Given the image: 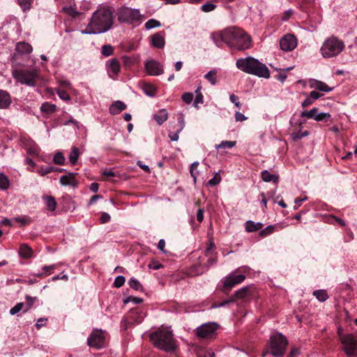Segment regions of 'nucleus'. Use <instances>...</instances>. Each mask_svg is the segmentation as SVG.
<instances>
[{"instance_id": "4468645a", "label": "nucleus", "mask_w": 357, "mask_h": 357, "mask_svg": "<svg viewBox=\"0 0 357 357\" xmlns=\"http://www.w3.org/2000/svg\"><path fill=\"white\" fill-rule=\"evenodd\" d=\"M280 47L284 52H291L297 46V38L291 33H287L280 40Z\"/></svg>"}, {"instance_id": "423d86ee", "label": "nucleus", "mask_w": 357, "mask_h": 357, "mask_svg": "<svg viewBox=\"0 0 357 357\" xmlns=\"http://www.w3.org/2000/svg\"><path fill=\"white\" fill-rule=\"evenodd\" d=\"M13 77L19 83L28 86L34 87L40 78L37 68H19L12 71Z\"/></svg>"}, {"instance_id": "473e14b6", "label": "nucleus", "mask_w": 357, "mask_h": 357, "mask_svg": "<svg viewBox=\"0 0 357 357\" xmlns=\"http://www.w3.org/2000/svg\"><path fill=\"white\" fill-rule=\"evenodd\" d=\"M128 284L132 289L136 291H142L143 289L141 283L134 278H132L129 280Z\"/></svg>"}, {"instance_id": "09e8293b", "label": "nucleus", "mask_w": 357, "mask_h": 357, "mask_svg": "<svg viewBox=\"0 0 357 357\" xmlns=\"http://www.w3.org/2000/svg\"><path fill=\"white\" fill-rule=\"evenodd\" d=\"M57 94L59 97L63 100H70V98L69 94L63 89H58Z\"/></svg>"}, {"instance_id": "a878e982", "label": "nucleus", "mask_w": 357, "mask_h": 357, "mask_svg": "<svg viewBox=\"0 0 357 357\" xmlns=\"http://www.w3.org/2000/svg\"><path fill=\"white\" fill-rule=\"evenodd\" d=\"M19 254L21 257L29 259L32 255V249L26 244H22L20 248Z\"/></svg>"}, {"instance_id": "a211bd4d", "label": "nucleus", "mask_w": 357, "mask_h": 357, "mask_svg": "<svg viewBox=\"0 0 357 357\" xmlns=\"http://www.w3.org/2000/svg\"><path fill=\"white\" fill-rule=\"evenodd\" d=\"M165 33L164 31L158 32L153 35L151 38L152 46L157 48H162L165 46Z\"/></svg>"}, {"instance_id": "864d4df0", "label": "nucleus", "mask_w": 357, "mask_h": 357, "mask_svg": "<svg viewBox=\"0 0 357 357\" xmlns=\"http://www.w3.org/2000/svg\"><path fill=\"white\" fill-rule=\"evenodd\" d=\"M25 298L28 303V307L26 310H24V312H27L31 307L34 302L37 300V297H32L26 295Z\"/></svg>"}, {"instance_id": "4be33fe9", "label": "nucleus", "mask_w": 357, "mask_h": 357, "mask_svg": "<svg viewBox=\"0 0 357 357\" xmlns=\"http://www.w3.org/2000/svg\"><path fill=\"white\" fill-rule=\"evenodd\" d=\"M126 109V105L121 100H116L110 105L109 111L111 114L116 115Z\"/></svg>"}, {"instance_id": "58836bf2", "label": "nucleus", "mask_w": 357, "mask_h": 357, "mask_svg": "<svg viewBox=\"0 0 357 357\" xmlns=\"http://www.w3.org/2000/svg\"><path fill=\"white\" fill-rule=\"evenodd\" d=\"M274 230H275L274 225H268L265 229H264L259 231V236L261 237L264 238V237L273 234Z\"/></svg>"}, {"instance_id": "680f3d73", "label": "nucleus", "mask_w": 357, "mask_h": 357, "mask_svg": "<svg viewBox=\"0 0 357 357\" xmlns=\"http://www.w3.org/2000/svg\"><path fill=\"white\" fill-rule=\"evenodd\" d=\"M181 130L178 129L176 132L169 133L168 136L172 141L176 142L178 139V135L181 132Z\"/></svg>"}, {"instance_id": "49530a36", "label": "nucleus", "mask_w": 357, "mask_h": 357, "mask_svg": "<svg viewBox=\"0 0 357 357\" xmlns=\"http://www.w3.org/2000/svg\"><path fill=\"white\" fill-rule=\"evenodd\" d=\"M24 303H17L14 307H13L10 310V314L11 315H14L17 313H18L19 312H20L23 307H24Z\"/></svg>"}, {"instance_id": "412c9836", "label": "nucleus", "mask_w": 357, "mask_h": 357, "mask_svg": "<svg viewBox=\"0 0 357 357\" xmlns=\"http://www.w3.org/2000/svg\"><path fill=\"white\" fill-rule=\"evenodd\" d=\"M75 174L68 173V174L63 175L60 177V183L62 185H70V186H76L77 181L75 178Z\"/></svg>"}, {"instance_id": "603ef678", "label": "nucleus", "mask_w": 357, "mask_h": 357, "mask_svg": "<svg viewBox=\"0 0 357 357\" xmlns=\"http://www.w3.org/2000/svg\"><path fill=\"white\" fill-rule=\"evenodd\" d=\"M229 100L230 101L234 104V105L238 107V108H241V102H239V98L234 95V94H231L229 96Z\"/></svg>"}, {"instance_id": "4d7b16f0", "label": "nucleus", "mask_w": 357, "mask_h": 357, "mask_svg": "<svg viewBox=\"0 0 357 357\" xmlns=\"http://www.w3.org/2000/svg\"><path fill=\"white\" fill-rule=\"evenodd\" d=\"M101 174L107 178L115 176V173L111 169H105L101 170Z\"/></svg>"}, {"instance_id": "8fccbe9b", "label": "nucleus", "mask_w": 357, "mask_h": 357, "mask_svg": "<svg viewBox=\"0 0 357 357\" xmlns=\"http://www.w3.org/2000/svg\"><path fill=\"white\" fill-rule=\"evenodd\" d=\"M309 135V132L305 130L304 132H297L292 133V138L295 140L302 139Z\"/></svg>"}, {"instance_id": "f3484780", "label": "nucleus", "mask_w": 357, "mask_h": 357, "mask_svg": "<svg viewBox=\"0 0 357 357\" xmlns=\"http://www.w3.org/2000/svg\"><path fill=\"white\" fill-rule=\"evenodd\" d=\"M107 70L109 77L113 79H116L119 70L120 63L116 59H112L107 63Z\"/></svg>"}, {"instance_id": "6e6d98bb", "label": "nucleus", "mask_w": 357, "mask_h": 357, "mask_svg": "<svg viewBox=\"0 0 357 357\" xmlns=\"http://www.w3.org/2000/svg\"><path fill=\"white\" fill-rule=\"evenodd\" d=\"M52 172H53V167H42L38 171V174L41 176H45Z\"/></svg>"}, {"instance_id": "e2e57ef3", "label": "nucleus", "mask_w": 357, "mask_h": 357, "mask_svg": "<svg viewBox=\"0 0 357 357\" xmlns=\"http://www.w3.org/2000/svg\"><path fill=\"white\" fill-rule=\"evenodd\" d=\"M248 118L242 113L239 112H236L235 113V120L236 121H245Z\"/></svg>"}, {"instance_id": "393cba45", "label": "nucleus", "mask_w": 357, "mask_h": 357, "mask_svg": "<svg viewBox=\"0 0 357 357\" xmlns=\"http://www.w3.org/2000/svg\"><path fill=\"white\" fill-rule=\"evenodd\" d=\"M261 174L263 181L266 182L273 181V183H277L279 181V177L278 175L272 174L267 170L262 171Z\"/></svg>"}, {"instance_id": "39448f33", "label": "nucleus", "mask_w": 357, "mask_h": 357, "mask_svg": "<svg viewBox=\"0 0 357 357\" xmlns=\"http://www.w3.org/2000/svg\"><path fill=\"white\" fill-rule=\"evenodd\" d=\"M344 48V42L333 35L324 40L320 47V54L324 59H331L340 55Z\"/></svg>"}, {"instance_id": "2f4dec72", "label": "nucleus", "mask_w": 357, "mask_h": 357, "mask_svg": "<svg viewBox=\"0 0 357 357\" xmlns=\"http://www.w3.org/2000/svg\"><path fill=\"white\" fill-rule=\"evenodd\" d=\"M79 152L77 147H73L70 155H69V160L73 165H75L77 159L79 158Z\"/></svg>"}, {"instance_id": "7ed1b4c3", "label": "nucleus", "mask_w": 357, "mask_h": 357, "mask_svg": "<svg viewBox=\"0 0 357 357\" xmlns=\"http://www.w3.org/2000/svg\"><path fill=\"white\" fill-rule=\"evenodd\" d=\"M153 344L166 352H174L177 347L176 341L173 337L172 331L167 327H160L149 335Z\"/></svg>"}, {"instance_id": "7c9ffc66", "label": "nucleus", "mask_w": 357, "mask_h": 357, "mask_svg": "<svg viewBox=\"0 0 357 357\" xmlns=\"http://www.w3.org/2000/svg\"><path fill=\"white\" fill-rule=\"evenodd\" d=\"M143 91L148 96L153 97L156 93V88L150 84H144L143 86Z\"/></svg>"}, {"instance_id": "72a5a7b5", "label": "nucleus", "mask_w": 357, "mask_h": 357, "mask_svg": "<svg viewBox=\"0 0 357 357\" xmlns=\"http://www.w3.org/2000/svg\"><path fill=\"white\" fill-rule=\"evenodd\" d=\"M249 294V287H243L235 292V296L236 298H244Z\"/></svg>"}, {"instance_id": "0e129e2a", "label": "nucleus", "mask_w": 357, "mask_h": 357, "mask_svg": "<svg viewBox=\"0 0 357 357\" xmlns=\"http://www.w3.org/2000/svg\"><path fill=\"white\" fill-rule=\"evenodd\" d=\"M47 319L46 318H40L38 319L36 326L38 329H40L42 326L46 325Z\"/></svg>"}, {"instance_id": "a19ab883", "label": "nucleus", "mask_w": 357, "mask_h": 357, "mask_svg": "<svg viewBox=\"0 0 357 357\" xmlns=\"http://www.w3.org/2000/svg\"><path fill=\"white\" fill-rule=\"evenodd\" d=\"M114 52L113 47L110 45H105L102 47L101 53L105 56H111Z\"/></svg>"}, {"instance_id": "6e6552de", "label": "nucleus", "mask_w": 357, "mask_h": 357, "mask_svg": "<svg viewBox=\"0 0 357 357\" xmlns=\"http://www.w3.org/2000/svg\"><path fill=\"white\" fill-rule=\"evenodd\" d=\"M340 340L343 350L349 357H357V340L351 334L343 335L339 331Z\"/></svg>"}, {"instance_id": "338daca9", "label": "nucleus", "mask_w": 357, "mask_h": 357, "mask_svg": "<svg viewBox=\"0 0 357 357\" xmlns=\"http://www.w3.org/2000/svg\"><path fill=\"white\" fill-rule=\"evenodd\" d=\"M321 96V95L319 93H318L317 91H311L310 93V96H309V97L312 100L313 102L315 100L319 99Z\"/></svg>"}, {"instance_id": "13d9d810", "label": "nucleus", "mask_w": 357, "mask_h": 357, "mask_svg": "<svg viewBox=\"0 0 357 357\" xmlns=\"http://www.w3.org/2000/svg\"><path fill=\"white\" fill-rule=\"evenodd\" d=\"M100 222L102 224L107 223L110 221L111 217L109 214L105 212H102L101 213L100 218Z\"/></svg>"}, {"instance_id": "f257e3e1", "label": "nucleus", "mask_w": 357, "mask_h": 357, "mask_svg": "<svg viewBox=\"0 0 357 357\" xmlns=\"http://www.w3.org/2000/svg\"><path fill=\"white\" fill-rule=\"evenodd\" d=\"M211 38L218 47H222L223 43L233 49L241 51L251 46V38L243 29L229 26L223 30L213 32Z\"/></svg>"}, {"instance_id": "c85d7f7f", "label": "nucleus", "mask_w": 357, "mask_h": 357, "mask_svg": "<svg viewBox=\"0 0 357 357\" xmlns=\"http://www.w3.org/2000/svg\"><path fill=\"white\" fill-rule=\"evenodd\" d=\"M204 78L208 80L212 85H215L217 82V70L213 69L208 71L205 75Z\"/></svg>"}, {"instance_id": "bb28decb", "label": "nucleus", "mask_w": 357, "mask_h": 357, "mask_svg": "<svg viewBox=\"0 0 357 357\" xmlns=\"http://www.w3.org/2000/svg\"><path fill=\"white\" fill-rule=\"evenodd\" d=\"M168 116L167 112L165 109H161L158 113L155 114L153 117L159 125L162 124L167 121Z\"/></svg>"}, {"instance_id": "b1692460", "label": "nucleus", "mask_w": 357, "mask_h": 357, "mask_svg": "<svg viewBox=\"0 0 357 357\" xmlns=\"http://www.w3.org/2000/svg\"><path fill=\"white\" fill-rule=\"evenodd\" d=\"M245 230L248 232H254L261 229L263 227L261 222H255L252 220H248L245 222Z\"/></svg>"}, {"instance_id": "e433bc0d", "label": "nucleus", "mask_w": 357, "mask_h": 357, "mask_svg": "<svg viewBox=\"0 0 357 357\" xmlns=\"http://www.w3.org/2000/svg\"><path fill=\"white\" fill-rule=\"evenodd\" d=\"M160 25L161 24L159 21L155 19H151L145 23L144 26L147 30H149L155 27H159Z\"/></svg>"}, {"instance_id": "3c124183", "label": "nucleus", "mask_w": 357, "mask_h": 357, "mask_svg": "<svg viewBox=\"0 0 357 357\" xmlns=\"http://www.w3.org/2000/svg\"><path fill=\"white\" fill-rule=\"evenodd\" d=\"M198 165V162H194L190 166V174L193 177L195 183L197 180V174L195 173V170L197 169Z\"/></svg>"}, {"instance_id": "4c0bfd02", "label": "nucleus", "mask_w": 357, "mask_h": 357, "mask_svg": "<svg viewBox=\"0 0 357 357\" xmlns=\"http://www.w3.org/2000/svg\"><path fill=\"white\" fill-rule=\"evenodd\" d=\"M10 185L9 181L6 175L0 173V188L2 190H6L8 188Z\"/></svg>"}, {"instance_id": "79ce46f5", "label": "nucleus", "mask_w": 357, "mask_h": 357, "mask_svg": "<svg viewBox=\"0 0 357 357\" xmlns=\"http://www.w3.org/2000/svg\"><path fill=\"white\" fill-rule=\"evenodd\" d=\"M215 8H216L215 4H213L210 2H207L204 4H203L201 6L200 9H201V10H202L204 13H208V12L213 11V10H215Z\"/></svg>"}, {"instance_id": "1a4fd4ad", "label": "nucleus", "mask_w": 357, "mask_h": 357, "mask_svg": "<svg viewBox=\"0 0 357 357\" xmlns=\"http://www.w3.org/2000/svg\"><path fill=\"white\" fill-rule=\"evenodd\" d=\"M141 15L138 9L128 7L121 8L118 12V20L120 22L132 24L140 20Z\"/></svg>"}, {"instance_id": "dca6fc26", "label": "nucleus", "mask_w": 357, "mask_h": 357, "mask_svg": "<svg viewBox=\"0 0 357 357\" xmlns=\"http://www.w3.org/2000/svg\"><path fill=\"white\" fill-rule=\"evenodd\" d=\"M245 279V276L243 274L231 273L225 278L223 284L225 287L230 289L241 283Z\"/></svg>"}, {"instance_id": "f704fd0d", "label": "nucleus", "mask_w": 357, "mask_h": 357, "mask_svg": "<svg viewBox=\"0 0 357 357\" xmlns=\"http://www.w3.org/2000/svg\"><path fill=\"white\" fill-rule=\"evenodd\" d=\"M236 145L235 141H222L220 144L215 145L216 149L228 148L231 149Z\"/></svg>"}, {"instance_id": "a18cd8bd", "label": "nucleus", "mask_w": 357, "mask_h": 357, "mask_svg": "<svg viewBox=\"0 0 357 357\" xmlns=\"http://www.w3.org/2000/svg\"><path fill=\"white\" fill-rule=\"evenodd\" d=\"M20 6L25 11L27 9L30 8L31 4L33 2V0H17Z\"/></svg>"}, {"instance_id": "c9c22d12", "label": "nucleus", "mask_w": 357, "mask_h": 357, "mask_svg": "<svg viewBox=\"0 0 357 357\" xmlns=\"http://www.w3.org/2000/svg\"><path fill=\"white\" fill-rule=\"evenodd\" d=\"M40 110L43 112L52 113L56 110V105L47 102L42 104Z\"/></svg>"}, {"instance_id": "f8f14e48", "label": "nucleus", "mask_w": 357, "mask_h": 357, "mask_svg": "<svg viewBox=\"0 0 357 357\" xmlns=\"http://www.w3.org/2000/svg\"><path fill=\"white\" fill-rule=\"evenodd\" d=\"M218 325L214 322L204 324L196 329L198 337L204 339L213 338L216 335V331Z\"/></svg>"}, {"instance_id": "ea45409f", "label": "nucleus", "mask_w": 357, "mask_h": 357, "mask_svg": "<svg viewBox=\"0 0 357 357\" xmlns=\"http://www.w3.org/2000/svg\"><path fill=\"white\" fill-rule=\"evenodd\" d=\"M65 157L61 152H57L54 154L53 158V161L56 165H63L65 162Z\"/></svg>"}, {"instance_id": "37998d69", "label": "nucleus", "mask_w": 357, "mask_h": 357, "mask_svg": "<svg viewBox=\"0 0 357 357\" xmlns=\"http://www.w3.org/2000/svg\"><path fill=\"white\" fill-rule=\"evenodd\" d=\"M221 181V176L216 172L214 176L208 181V185L214 186L219 184Z\"/></svg>"}, {"instance_id": "9d476101", "label": "nucleus", "mask_w": 357, "mask_h": 357, "mask_svg": "<svg viewBox=\"0 0 357 357\" xmlns=\"http://www.w3.org/2000/svg\"><path fill=\"white\" fill-rule=\"evenodd\" d=\"M145 317L146 314L142 310H132L127 317L121 320V328L123 330H127L135 324L142 323Z\"/></svg>"}, {"instance_id": "bf43d9fd", "label": "nucleus", "mask_w": 357, "mask_h": 357, "mask_svg": "<svg viewBox=\"0 0 357 357\" xmlns=\"http://www.w3.org/2000/svg\"><path fill=\"white\" fill-rule=\"evenodd\" d=\"M215 245L213 243H210L206 250H205V255L206 257H211L214 252Z\"/></svg>"}, {"instance_id": "052dcab7", "label": "nucleus", "mask_w": 357, "mask_h": 357, "mask_svg": "<svg viewBox=\"0 0 357 357\" xmlns=\"http://www.w3.org/2000/svg\"><path fill=\"white\" fill-rule=\"evenodd\" d=\"M56 264H52L50 266H43L42 269L44 271L46 275H50V271L56 268Z\"/></svg>"}, {"instance_id": "2eb2a0df", "label": "nucleus", "mask_w": 357, "mask_h": 357, "mask_svg": "<svg viewBox=\"0 0 357 357\" xmlns=\"http://www.w3.org/2000/svg\"><path fill=\"white\" fill-rule=\"evenodd\" d=\"M145 68L149 75L152 76L163 73L162 66L155 60H149L145 63Z\"/></svg>"}, {"instance_id": "5fc2aeb1", "label": "nucleus", "mask_w": 357, "mask_h": 357, "mask_svg": "<svg viewBox=\"0 0 357 357\" xmlns=\"http://www.w3.org/2000/svg\"><path fill=\"white\" fill-rule=\"evenodd\" d=\"M132 302L135 304H138L142 302V299L138 297L129 296L124 300L125 303Z\"/></svg>"}, {"instance_id": "6ab92c4d", "label": "nucleus", "mask_w": 357, "mask_h": 357, "mask_svg": "<svg viewBox=\"0 0 357 357\" xmlns=\"http://www.w3.org/2000/svg\"><path fill=\"white\" fill-rule=\"evenodd\" d=\"M310 87L324 92H330L333 89V87L328 86L326 83L317 79L310 81Z\"/></svg>"}, {"instance_id": "5701e85b", "label": "nucleus", "mask_w": 357, "mask_h": 357, "mask_svg": "<svg viewBox=\"0 0 357 357\" xmlns=\"http://www.w3.org/2000/svg\"><path fill=\"white\" fill-rule=\"evenodd\" d=\"M15 50L18 53L24 54H30L32 52L33 48L30 44L26 42H20L17 43Z\"/></svg>"}, {"instance_id": "69168bd1", "label": "nucleus", "mask_w": 357, "mask_h": 357, "mask_svg": "<svg viewBox=\"0 0 357 357\" xmlns=\"http://www.w3.org/2000/svg\"><path fill=\"white\" fill-rule=\"evenodd\" d=\"M15 221L21 223L22 225H27L29 223V218L25 217H17L14 219Z\"/></svg>"}, {"instance_id": "cd10ccee", "label": "nucleus", "mask_w": 357, "mask_h": 357, "mask_svg": "<svg viewBox=\"0 0 357 357\" xmlns=\"http://www.w3.org/2000/svg\"><path fill=\"white\" fill-rule=\"evenodd\" d=\"M47 209L50 211H54L56 206L55 199L52 196H46L43 197Z\"/></svg>"}, {"instance_id": "c03bdc74", "label": "nucleus", "mask_w": 357, "mask_h": 357, "mask_svg": "<svg viewBox=\"0 0 357 357\" xmlns=\"http://www.w3.org/2000/svg\"><path fill=\"white\" fill-rule=\"evenodd\" d=\"M126 282V278L123 275L117 276L114 282V286L116 288H119L123 285Z\"/></svg>"}, {"instance_id": "aec40b11", "label": "nucleus", "mask_w": 357, "mask_h": 357, "mask_svg": "<svg viewBox=\"0 0 357 357\" xmlns=\"http://www.w3.org/2000/svg\"><path fill=\"white\" fill-rule=\"evenodd\" d=\"M11 104V97L8 92L0 89V109H6Z\"/></svg>"}, {"instance_id": "0eeeda50", "label": "nucleus", "mask_w": 357, "mask_h": 357, "mask_svg": "<svg viewBox=\"0 0 357 357\" xmlns=\"http://www.w3.org/2000/svg\"><path fill=\"white\" fill-rule=\"evenodd\" d=\"M287 344L288 342L282 334L273 335L271 337L267 348L261 356L265 357L267 354H271L275 357H280L284 355Z\"/></svg>"}, {"instance_id": "9b49d317", "label": "nucleus", "mask_w": 357, "mask_h": 357, "mask_svg": "<svg viewBox=\"0 0 357 357\" xmlns=\"http://www.w3.org/2000/svg\"><path fill=\"white\" fill-rule=\"evenodd\" d=\"M90 347L101 349L106 344V332L102 330H93L87 339Z\"/></svg>"}, {"instance_id": "20e7f679", "label": "nucleus", "mask_w": 357, "mask_h": 357, "mask_svg": "<svg viewBox=\"0 0 357 357\" xmlns=\"http://www.w3.org/2000/svg\"><path fill=\"white\" fill-rule=\"evenodd\" d=\"M236 66L237 68L248 74L264 78L270 77V72L267 66L252 56L237 59Z\"/></svg>"}, {"instance_id": "774afa93", "label": "nucleus", "mask_w": 357, "mask_h": 357, "mask_svg": "<svg viewBox=\"0 0 357 357\" xmlns=\"http://www.w3.org/2000/svg\"><path fill=\"white\" fill-rule=\"evenodd\" d=\"M178 122L181 126V128H179V130H182L185 126L184 116L182 114H179V116L178 117Z\"/></svg>"}, {"instance_id": "c756f323", "label": "nucleus", "mask_w": 357, "mask_h": 357, "mask_svg": "<svg viewBox=\"0 0 357 357\" xmlns=\"http://www.w3.org/2000/svg\"><path fill=\"white\" fill-rule=\"evenodd\" d=\"M313 295L321 302L326 301L328 298V294L324 289L316 290L313 292Z\"/></svg>"}, {"instance_id": "f03ea898", "label": "nucleus", "mask_w": 357, "mask_h": 357, "mask_svg": "<svg viewBox=\"0 0 357 357\" xmlns=\"http://www.w3.org/2000/svg\"><path fill=\"white\" fill-rule=\"evenodd\" d=\"M113 8L101 6L92 15L86 28L81 32L82 34H99L109 31L114 23Z\"/></svg>"}, {"instance_id": "de8ad7c7", "label": "nucleus", "mask_w": 357, "mask_h": 357, "mask_svg": "<svg viewBox=\"0 0 357 357\" xmlns=\"http://www.w3.org/2000/svg\"><path fill=\"white\" fill-rule=\"evenodd\" d=\"M194 96L192 93L187 92L182 95V100L184 102L190 104L193 100Z\"/></svg>"}, {"instance_id": "ddd939ff", "label": "nucleus", "mask_w": 357, "mask_h": 357, "mask_svg": "<svg viewBox=\"0 0 357 357\" xmlns=\"http://www.w3.org/2000/svg\"><path fill=\"white\" fill-rule=\"evenodd\" d=\"M301 117L314 119L317 121L328 123L331 121V115L329 113L318 112V109L314 107L309 111H303L301 113Z\"/></svg>"}]
</instances>
